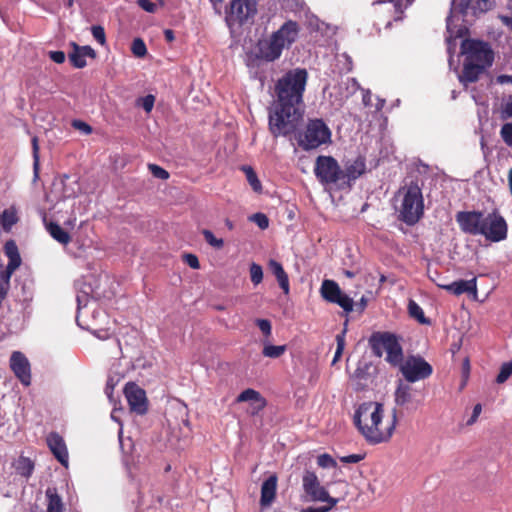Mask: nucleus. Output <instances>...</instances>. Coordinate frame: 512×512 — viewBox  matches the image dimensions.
<instances>
[{"mask_svg":"<svg viewBox=\"0 0 512 512\" xmlns=\"http://www.w3.org/2000/svg\"><path fill=\"white\" fill-rule=\"evenodd\" d=\"M307 81L305 68L288 70L277 80L276 98L269 112V130L274 137L288 136L297 130L304 114Z\"/></svg>","mask_w":512,"mask_h":512,"instance_id":"f257e3e1","label":"nucleus"},{"mask_svg":"<svg viewBox=\"0 0 512 512\" xmlns=\"http://www.w3.org/2000/svg\"><path fill=\"white\" fill-rule=\"evenodd\" d=\"M383 405L369 401L360 404L355 410L353 423L367 443L376 445L388 442L397 424V411L393 409L391 419L383 423Z\"/></svg>","mask_w":512,"mask_h":512,"instance_id":"f03ea898","label":"nucleus"},{"mask_svg":"<svg viewBox=\"0 0 512 512\" xmlns=\"http://www.w3.org/2000/svg\"><path fill=\"white\" fill-rule=\"evenodd\" d=\"M461 51L465 55L461 81L476 82L494 61V53L489 44L481 40H464L461 44Z\"/></svg>","mask_w":512,"mask_h":512,"instance_id":"7ed1b4c3","label":"nucleus"},{"mask_svg":"<svg viewBox=\"0 0 512 512\" xmlns=\"http://www.w3.org/2000/svg\"><path fill=\"white\" fill-rule=\"evenodd\" d=\"M299 33L300 25L296 21H286L268 39L258 41L256 57L266 62L278 60L283 50L297 41Z\"/></svg>","mask_w":512,"mask_h":512,"instance_id":"20e7f679","label":"nucleus"},{"mask_svg":"<svg viewBox=\"0 0 512 512\" xmlns=\"http://www.w3.org/2000/svg\"><path fill=\"white\" fill-rule=\"evenodd\" d=\"M401 203L398 208V219L408 226H414L424 216V198L422 190L415 182L399 190Z\"/></svg>","mask_w":512,"mask_h":512,"instance_id":"39448f33","label":"nucleus"},{"mask_svg":"<svg viewBox=\"0 0 512 512\" xmlns=\"http://www.w3.org/2000/svg\"><path fill=\"white\" fill-rule=\"evenodd\" d=\"M369 346L377 357H382L385 351V360L393 367H399L405 360L398 338L390 332L373 333L369 338Z\"/></svg>","mask_w":512,"mask_h":512,"instance_id":"423d86ee","label":"nucleus"},{"mask_svg":"<svg viewBox=\"0 0 512 512\" xmlns=\"http://www.w3.org/2000/svg\"><path fill=\"white\" fill-rule=\"evenodd\" d=\"M296 139L304 151L314 150L331 142V130L322 119H309Z\"/></svg>","mask_w":512,"mask_h":512,"instance_id":"0eeeda50","label":"nucleus"},{"mask_svg":"<svg viewBox=\"0 0 512 512\" xmlns=\"http://www.w3.org/2000/svg\"><path fill=\"white\" fill-rule=\"evenodd\" d=\"M256 14V0H231L225 20L229 27L242 26L251 22Z\"/></svg>","mask_w":512,"mask_h":512,"instance_id":"6e6552de","label":"nucleus"},{"mask_svg":"<svg viewBox=\"0 0 512 512\" xmlns=\"http://www.w3.org/2000/svg\"><path fill=\"white\" fill-rule=\"evenodd\" d=\"M399 370L408 383H415L429 378L433 367L420 355H409L399 366Z\"/></svg>","mask_w":512,"mask_h":512,"instance_id":"1a4fd4ad","label":"nucleus"},{"mask_svg":"<svg viewBox=\"0 0 512 512\" xmlns=\"http://www.w3.org/2000/svg\"><path fill=\"white\" fill-rule=\"evenodd\" d=\"M314 173L322 184H334L342 181L343 178V170L332 156H318L315 161Z\"/></svg>","mask_w":512,"mask_h":512,"instance_id":"9d476101","label":"nucleus"},{"mask_svg":"<svg viewBox=\"0 0 512 512\" xmlns=\"http://www.w3.org/2000/svg\"><path fill=\"white\" fill-rule=\"evenodd\" d=\"M481 235L490 242H500L507 238L508 225L498 209L484 217Z\"/></svg>","mask_w":512,"mask_h":512,"instance_id":"9b49d317","label":"nucleus"},{"mask_svg":"<svg viewBox=\"0 0 512 512\" xmlns=\"http://www.w3.org/2000/svg\"><path fill=\"white\" fill-rule=\"evenodd\" d=\"M377 375V367L367 359H360L350 380L356 391L365 390Z\"/></svg>","mask_w":512,"mask_h":512,"instance_id":"f8f14e48","label":"nucleus"},{"mask_svg":"<svg viewBox=\"0 0 512 512\" xmlns=\"http://www.w3.org/2000/svg\"><path fill=\"white\" fill-rule=\"evenodd\" d=\"M462 232L470 235H481L484 213L482 211H459L455 216Z\"/></svg>","mask_w":512,"mask_h":512,"instance_id":"ddd939ff","label":"nucleus"},{"mask_svg":"<svg viewBox=\"0 0 512 512\" xmlns=\"http://www.w3.org/2000/svg\"><path fill=\"white\" fill-rule=\"evenodd\" d=\"M124 394L129 408L138 415H144L148 411V400L144 389L134 382H128L124 387Z\"/></svg>","mask_w":512,"mask_h":512,"instance_id":"4468645a","label":"nucleus"},{"mask_svg":"<svg viewBox=\"0 0 512 512\" xmlns=\"http://www.w3.org/2000/svg\"><path fill=\"white\" fill-rule=\"evenodd\" d=\"M303 488L314 500L324 501L336 505L338 500L329 496L327 490L322 487L315 473L307 472L303 477Z\"/></svg>","mask_w":512,"mask_h":512,"instance_id":"2eb2a0df","label":"nucleus"},{"mask_svg":"<svg viewBox=\"0 0 512 512\" xmlns=\"http://www.w3.org/2000/svg\"><path fill=\"white\" fill-rule=\"evenodd\" d=\"M10 369L23 385L29 386L31 384L30 363L22 352H12L10 357Z\"/></svg>","mask_w":512,"mask_h":512,"instance_id":"dca6fc26","label":"nucleus"},{"mask_svg":"<svg viewBox=\"0 0 512 512\" xmlns=\"http://www.w3.org/2000/svg\"><path fill=\"white\" fill-rule=\"evenodd\" d=\"M47 445L55 458L65 467L68 465V450L65 441L57 432L47 436Z\"/></svg>","mask_w":512,"mask_h":512,"instance_id":"f3484780","label":"nucleus"},{"mask_svg":"<svg viewBox=\"0 0 512 512\" xmlns=\"http://www.w3.org/2000/svg\"><path fill=\"white\" fill-rule=\"evenodd\" d=\"M72 46L73 52H71L68 57L75 68H84L87 65L85 60L86 57H90L92 59L96 58V51L91 46H79L76 43H73Z\"/></svg>","mask_w":512,"mask_h":512,"instance_id":"a211bd4d","label":"nucleus"},{"mask_svg":"<svg viewBox=\"0 0 512 512\" xmlns=\"http://www.w3.org/2000/svg\"><path fill=\"white\" fill-rule=\"evenodd\" d=\"M438 287L457 296L464 293L477 294V280L475 277L470 280L454 281L450 284H438Z\"/></svg>","mask_w":512,"mask_h":512,"instance_id":"6ab92c4d","label":"nucleus"},{"mask_svg":"<svg viewBox=\"0 0 512 512\" xmlns=\"http://www.w3.org/2000/svg\"><path fill=\"white\" fill-rule=\"evenodd\" d=\"M278 478L276 474L270 475L261 486L260 505L267 507L272 504L276 497Z\"/></svg>","mask_w":512,"mask_h":512,"instance_id":"aec40b11","label":"nucleus"},{"mask_svg":"<svg viewBox=\"0 0 512 512\" xmlns=\"http://www.w3.org/2000/svg\"><path fill=\"white\" fill-rule=\"evenodd\" d=\"M366 163L363 157H357L351 164L345 167L343 170L342 181L350 184L351 181H355L361 175L365 173Z\"/></svg>","mask_w":512,"mask_h":512,"instance_id":"412c9836","label":"nucleus"},{"mask_svg":"<svg viewBox=\"0 0 512 512\" xmlns=\"http://www.w3.org/2000/svg\"><path fill=\"white\" fill-rule=\"evenodd\" d=\"M235 402L236 403L253 402V403L257 404L254 408L256 410V412L263 410L267 405L266 399L261 395V393L252 388H247V389L243 390L236 397Z\"/></svg>","mask_w":512,"mask_h":512,"instance_id":"4be33fe9","label":"nucleus"},{"mask_svg":"<svg viewBox=\"0 0 512 512\" xmlns=\"http://www.w3.org/2000/svg\"><path fill=\"white\" fill-rule=\"evenodd\" d=\"M269 268L275 275L280 288L283 290L285 294H288L290 290L289 278L282 264L276 260L271 259L269 261Z\"/></svg>","mask_w":512,"mask_h":512,"instance_id":"5701e85b","label":"nucleus"},{"mask_svg":"<svg viewBox=\"0 0 512 512\" xmlns=\"http://www.w3.org/2000/svg\"><path fill=\"white\" fill-rule=\"evenodd\" d=\"M341 293L342 290L334 280H324L322 282L320 294L325 301L333 303Z\"/></svg>","mask_w":512,"mask_h":512,"instance_id":"b1692460","label":"nucleus"},{"mask_svg":"<svg viewBox=\"0 0 512 512\" xmlns=\"http://www.w3.org/2000/svg\"><path fill=\"white\" fill-rule=\"evenodd\" d=\"M46 230L50 236L60 244L67 245L71 241L70 234L55 222H46Z\"/></svg>","mask_w":512,"mask_h":512,"instance_id":"393cba45","label":"nucleus"},{"mask_svg":"<svg viewBox=\"0 0 512 512\" xmlns=\"http://www.w3.org/2000/svg\"><path fill=\"white\" fill-rule=\"evenodd\" d=\"M46 497L48 499L47 512H64V505L56 488L49 487L46 490Z\"/></svg>","mask_w":512,"mask_h":512,"instance_id":"a878e982","label":"nucleus"},{"mask_svg":"<svg viewBox=\"0 0 512 512\" xmlns=\"http://www.w3.org/2000/svg\"><path fill=\"white\" fill-rule=\"evenodd\" d=\"M395 403L404 406L412 401V387L400 382L395 390Z\"/></svg>","mask_w":512,"mask_h":512,"instance_id":"bb28decb","label":"nucleus"},{"mask_svg":"<svg viewBox=\"0 0 512 512\" xmlns=\"http://www.w3.org/2000/svg\"><path fill=\"white\" fill-rule=\"evenodd\" d=\"M14 467L17 474L29 478L34 471V462L28 457L20 456L16 460Z\"/></svg>","mask_w":512,"mask_h":512,"instance_id":"cd10ccee","label":"nucleus"},{"mask_svg":"<svg viewBox=\"0 0 512 512\" xmlns=\"http://www.w3.org/2000/svg\"><path fill=\"white\" fill-rule=\"evenodd\" d=\"M408 313L411 318L417 320L420 324L429 325L431 323L430 319L425 316L423 309L414 300H409Z\"/></svg>","mask_w":512,"mask_h":512,"instance_id":"c85d7f7f","label":"nucleus"},{"mask_svg":"<svg viewBox=\"0 0 512 512\" xmlns=\"http://www.w3.org/2000/svg\"><path fill=\"white\" fill-rule=\"evenodd\" d=\"M0 222L3 230L9 232L13 225L18 222L17 213L14 209H5L0 214Z\"/></svg>","mask_w":512,"mask_h":512,"instance_id":"c756f323","label":"nucleus"},{"mask_svg":"<svg viewBox=\"0 0 512 512\" xmlns=\"http://www.w3.org/2000/svg\"><path fill=\"white\" fill-rule=\"evenodd\" d=\"M347 325H348V320L346 319V321L344 323L343 330L341 331V333L336 335L337 347H336V351H335V354H334V358L332 360V364H335L337 361L340 360V358H341V356L343 354V351L345 349V344H346L345 336H346V333H347Z\"/></svg>","mask_w":512,"mask_h":512,"instance_id":"7c9ffc66","label":"nucleus"},{"mask_svg":"<svg viewBox=\"0 0 512 512\" xmlns=\"http://www.w3.org/2000/svg\"><path fill=\"white\" fill-rule=\"evenodd\" d=\"M242 170L245 172L246 178L252 189L260 193L262 191V185L254 169L251 166H244Z\"/></svg>","mask_w":512,"mask_h":512,"instance_id":"2f4dec72","label":"nucleus"},{"mask_svg":"<svg viewBox=\"0 0 512 512\" xmlns=\"http://www.w3.org/2000/svg\"><path fill=\"white\" fill-rule=\"evenodd\" d=\"M286 351V345H265L263 350H262V354L265 356V357H269V358H273V359H276V358H279L281 357Z\"/></svg>","mask_w":512,"mask_h":512,"instance_id":"473e14b6","label":"nucleus"},{"mask_svg":"<svg viewBox=\"0 0 512 512\" xmlns=\"http://www.w3.org/2000/svg\"><path fill=\"white\" fill-rule=\"evenodd\" d=\"M333 304L339 305L345 313L352 312L354 307L353 299L343 292L340 294V296H338L337 299H335Z\"/></svg>","mask_w":512,"mask_h":512,"instance_id":"72a5a7b5","label":"nucleus"},{"mask_svg":"<svg viewBox=\"0 0 512 512\" xmlns=\"http://www.w3.org/2000/svg\"><path fill=\"white\" fill-rule=\"evenodd\" d=\"M250 279L254 285H258L263 280V269L257 263H251L249 267Z\"/></svg>","mask_w":512,"mask_h":512,"instance_id":"f704fd0d","label":"nucleus"},{"mask_svg":"<svg viewBox=\"0 0 512 512\" xmlns=\"http://www.w3.org/2000/svg\"><path fill=\"white\" fill-rule=\"evenodd\" d=\"M512 375V361L505 362L501 365L500 371L496 377L498 384L504 383Z\"/></svg>","mask_w":512,"mask_h":512,"instance_id":"c9c22d12","label":"nucleus"},{"mask_svg":"<svg viewBox=\"0 0 512 512\" xmlns=\"http://www.w3.org/2000/svg\"><path fill=\"white\" fill-rule=\"evenodd\" d=\"M205 241L216 249H221L224 246V241L221 238H216L215 235L208 229L202 231Z\"/></svg>","mask_w":512,"mask_h":512,"instance_id":"e433bc0d","label":"nucleus"},{"mask_svg":"<svg viewBox=\"0 0 512 512\" xmlns=\"http://www.w3.org/2000/svg\"><path fill=\"white\" fill-rule=\"evenodd\" d=\"M500 137L508 147L512 148V122H506L502 125Z\"/></svg>","mask_w":512,"mask_h":512,"instance_id":"4c0bfd02","label":"nucleus"},{"mask_svg":"<svg viewBox=\"0 0 512 512\" xmlns=\"http://www.w3.org/2000/svg\"><path fill=\"white\" fill-rule=\"evenodd\" d=\"M131 51L136 57H144L147 54L145 42L141 38H135L131 45Z\"/></svg>","mask_w":512,"mask_h":512,"instance_id":"58836bf2","label":"nucleus"},{"mask_svg":"<svg viewBox=\"0 0 512 512\" xmlns=\"http://www.w3.org/2000/svg\"><path fill=\"white\" fill-rule=\"evenodd\" d=\"M148 169L155 178L161 180H167L170 176L167 170L157 164H148Z\"/></svg>","mask_w":512,"mask_h":512,"instance_id":"ea45409f","label":"nucleus"},{"mask_svg":"<svg viewBox=\"0 0 512 512\" xmlns=\"http://www.w3.org/2000/svg\"><path fill=\"white\" fill-rule=\"evenodd\" d=\"M250 219L262 230L267 229L269 226V219L263 213H255Z\"/></svg>","mask_w":512,"mask_h":512,"instance_id":"a19ab883","label":"nucleus"},{"mask_svg":"<svg viewBox=\"0 0 512 512\" xmlns=\"http://www.w3.org/2000/svg\"><path fill=\"white\" fill-rule=\"evenodd\" d=\"M92 35L94 39L101 45H104L106 43V35L105 30L100 25H94L91 28Z\"/></svg>","mask_w":512,"mask_h":512,"instance_id":"79ce46f5","label":"nucleus"},{"mask_svg":"<svg viewBox=\"0 0 512 512\" xmlns=\"http://www.w3.org/2000/svg\"><path fill=\"white\" fill-rule=\"evenodd\" d=\"M256 325L261 330L266 338H269L272 334V325L268 319H257Z\"/></svg>","mask_w":512,"mask_h":512,"instance_id":"37998d69","label":"nucleus"},{"mask_svg":"<svg viewBox=\"0 0 512 512\" xmlns=\"http://www.w3.org/2000/svg\"><path fill=\"white\" fill-rule=\"evenodd\" d=\"M32 152H33V167L34 171L37 174V171L39 169V144H38V138L33 137L32 138Z\"/></svg>","mask_w":512,"mask_h":512,"instance_id":"c03bdc74","label":"nucleus"},{"mask_svg":"<svg viewBox=\"0 0 512 512\" xmlns=\"http://www.w3.org/2000/svg\"><path fill=\"white\" fill-rule=\"evenodd\" d=\"M501 115L503 119L512 118V95H509L502 105Z\"/></svg>","mask_w":512,"mask_h":512,"instance_id":"a18cd8bd","label":"nucleus"},{"mask_svg":"<svg viewBox=\"0 0 512 512\" xmlns=\"http://www.w3.org/2000/svg\"><path fill=\"white\" fill-rule=\"evenodd\" d=\"M4 249H5V254L7 255V257L9 259L13 258V257L15 258V256L19 255L17 245L15 244V242L13 240L7 241Z\"/></svg>","mask_w":512,"mask_h":512,"instance_id":"49530a36","label":"nucleus"},{"mask_svg":"<svg viewBox=\"0 0 512 512\" xmlns=\"http://www.w3.org/2000/svg\"><path fill=\"white\" fill-rule=\"evenodd\" d=\"M318 465L321 467H335L336 461L329 454H322L318 457Z\"/></svg>","mask_w":512,"mask_h":512,"instance_id":"de8ad7c7","label":"nucleus"},{"mask_svg":"<svg viewBox=\"0 0 512 512\" xmlns=\"http://www.w3.org/2000/svg\"><path fill=\"white\" fill-rule=\"evenodd\" d=\"M473 0H459L457 5L454 7V10L465 16L468 12V9L471 7Z\"/></svg>","mask_w":512,"mask_h":512,"instance_id":"09e8293b","label":"nucleus"},{"mask_svg":"<svg viewBox=\"0 0 512 512\" xmlns=\"http://www.w3.org/2000/svg\"><path fill=\"white\" fill-rule=\"evenodd\" d=\"M184 262L191 267L192 269H199L200 268V262L198 257L195 254H185L183 256Z\"/></svg>","mask_w":512,"mask_h":512,"instance_id":"8fccbe9b","label":"nucleus"},{"mask_svg":"<svg viewBox=\"0 0 512 512\" xmlns=\"http://www.w3.org/2000/svg\"><path fill=\"white\" fill-rule=\"evenodd\" d=\"M20 264H21L20 255L15 256V258L14 257L10 258L6 269L5 270L3 269V271H4V273H8V275L10 276L11 273L20 266Z\"/></svg>","mask_w":512,"mask_h":512,"instance_id":"3c124183","label":"nucleus"},{"mask_svg":"<svg viewBox=\"0 0 512 512\" xmlns=\"http://www.w3.org/2000/svg\"><path fill=\"white\" fill-rule=\"evenodd\" d=\"M155 102V97L151 94L141 98V106L146 112H151Z\"/></svg>","mask_w":512,"mask_h":512,"instance_id":"603ef678","label":"nucleus"},{"mask_svg":"<svg viewBox=\"0 0 512 512\" xmlns=\"http://www.w3.org/2000/svg\"><path fill=\"white\" fill-rule=\"evenodd\" d=\"M365 458V454H351L348 456H342L339 460L344 464L358 463Z\"/></svg>","mask_w":512,"mask_h":512,"instance_id":"864d4df0","label":"nucleus"},{"mask_svg":"<svg viewBox=\"0 0 512 512\" xmlns=\"http://www.w3.org/2000/svg\"><path fill=\"white\" fill-rule=\"evenodd\" d=\"M48 55H49V58L53 62H55L57 64H62L65 61V58H66L65 53L63 51H60V50H58V51H49Z\"/></svg>","mask_w":512,"mask_h":512,"instance_id":"5fc2aeb1","label":"nucleus"},{"mask_svg":"<svg viewBox=\"0 0 512 512\" xmlns=\"http://www.w3.org/2000/svg\"><path fill=\"white\" fill-rule=\"evenodd\" d=\"M72 126L85 134H90L92 132V127L81 120H74Z\"/></svg>","mask_w":512,"mask_h":512,"instance_id":"6e6d98bb","label":"nucleus"},{"mask_svg":"<svg viewBox=\"0 0 512 512\" xmlns=\"http://www.w3.org/2000/svg\"><path fill=\"white\" fill-rule=\"evenodd\" d=\"M137 3L146 12H149V13L156 12L157 6H156V4L152 3L150 0H138Z\"/></svg>","mask_w":512,"mask_h":512,"instance_id":"4d7b16f0","label":"nucleus"},{"mask_svg":"<svg viewBox=\"0 0 512 512\" xmlns=\"http://www.w3.org/2000/svg\"><path fill=\"white\" fill-rule=\"evenodd\" d=\"M481 411H482V406H481V404H479V403H478V404H476V405L474 406V408H473V412H472L471 417H470V418L468 419V421H467V425H469V426H470V425H473V424L477 421V419H478L479 415L481 414Z\"/></svg>","mask_w":512,"mask_h":512,"instance_id":"13d9d810","label":"nucleus"},{"mask_svg":"<svg viewBox=\"0 0 512 512\" xmlns=\"http://www.w3.org/2000/svg\"><path fill=\"white\" fill-rule=\"evenodd\" d=\"M335 505L329 503L328 506H320V507H307L302 509L301 512H329Z\"/></svg>","mask_w":512,"mask_h":512,"instance_id":"bf43d9fd","label":"nucleus"},{"mask_svg":"<svg viewBox=\"0 0 512 512\" xmlns=\"http://www.w3.org/2000/svg\"><path fill=\"white\" fill-rule=\"evenodd\" d=\"M498 19L512 32V17L506 15H499Z\"/></svg>","mask_w":512,"mask_h":512,"instance_id":"052dcab7","label":"nucleus"},{"mask_svg":"<svg viewBox=\"0 0 512 512\" xmlns=\"http://www.w3.org/2000/svg\"><path fill=\"white\" fill-rule=\"evenodd\" d=\"M497 82L500 84L512 83V75H500L497 77Z\"/></svg>","mask_w":512,"mask_h":512,"instance_id":"680f3d73","label":"nucleus"},{"mask_svg":"<svg viewBox=\"0 0 512 512\" xmlns=\"http://www.w3.org/2000/svg\"><path fill=\"white\" fill-rule=\"evenodd\" d=\"M164 37L167 42H172L175 39L174 32L171 29H166L164 31Z\"/></svg>","mask_w":512,"mask_h":512,"instance_id":"e2e57ef3","label":"nucleus"},{"mask_svg":"<svg viewBox=\"0 0 512 512\" xmlns=\"http://www.w3.org/2000/svg\"><path fill=\"white\" fill-rule=\"evenodd\" d=\"M379 3H384V2H390V3H393V7L396 11H398L401 7V4L400 2L398 1H395V0H379L378 1Z\"/></svg>","mask_w":512,"mask_h":512,"instance_id":"0e129e2a","label":"nucleus"},{"mask_svg":"<svg viewBox=\"0 0 512 512\" xmlns=\"http://www.w3.org/2000/svg\"><path fill=\"white\" fill-rule=\"evenodd\" d=\"M361 305H363V306H362V310H363V309H364V307H365V305H366V301H365V299H364V298H362V299H361Z\"/></svg>","mask_w":512,"mask_h":512,"instance_id":"69168bd1","label":"nucleus"},{"mask_svg":"<svg viewBox=\"0 0 512 512\" xmlns=\"http://www.w3.org/2000/svg\"><path fill=\"white\" fill-rule=\"evenodd\" d=\"M464 367H467V369H469V361H468V359L465 360Z\"/></svg>","mask_w":512,"mask_h":512,"instance_id":"338daca9","label":"nucleus"},{"mask_svg":"<svg viewBox=\"0 0 512 512\" xmlns=\"http://www.w3.org/2000/svg\"><path fill=\"white\" fill-rule=\"evenodd\" d=\"M346 275H347L348 277H353V276H354V274H353L352 272H350V271H346Z\"/></svg>","mask_w":512,"mask_h":512,"instance_id":"774afa93","label":"nucleus"}]
</instances>
